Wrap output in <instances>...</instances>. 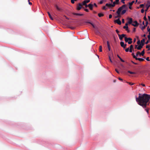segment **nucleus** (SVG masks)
I'll use <instances>...</instances> for the list:
<instances>
[{"label":"nucleus","instance_id":"1","mask_svg":"<svg viewBox=\"0 0 150 150\" xmlns=\"http://www.w3.org/2000/svg\"><path fill=\"white\" fill-rule=\"evenodd\" d=\"M138 98H136V100L138 103V104L142 106L143 108H145L147 107V106L149 105V103H148L149 100L146 101L147 99H145L144 98H143V96H141V94H139Z\"/></svg>","mask_w":150,"mask_h":150},{"label":"nucleus","instance_id":"2","mask_svg":"<svg viewBox=\"0 0 150 150\" xmlns=\"http://www.w3.org/2000/svg\"><path fill=\"white\" fill-rule=\"evenodd\" d=\"M126 8V6L125 4L121 6L118 9L117 11V13L118 15H119L120 14V12L123 9Z\"/></svg>","mask_w":150,"mask_h":150},{"label":"nucleus","instance_id":"3","mask_svg":"<svg viewBox=\"0 0 150 150\" xmlns=\"http://www.w3.org/2000/svg\"><path fill=\"white\" fill-rule=\"evenodd\" d=\"M141 96H143L142 98H144L145 99H147L146 101L149 100L150 99V95L144 93L142 95H141Z\"/></svg>","mask_w":150,"mask_h":150},{"label":"nucleus","instance_id":"4","mask_svg":"<svg viewBox=\"0 0 150 150\" xmlns=\"http://www.w3.org/2000/svg\"><path fill=\"white\" fill-rule=\"evenodd\" d=\"M150 1L149 0L147 1V4L146 5V9L145 10V11H147V10H148V8L150 7Z\"/></svg>","mask_w":150,"mask_h":150},{"label":"nucleus","instance_id":"5","mask_svg":"<svg viewBox=\"0 0 150 150\" xmlns=\"http://www.w3.org/2000/svg\"><path fill=\"white\" fill-rule=\"evenodd\" d=\"M133 23L132 24V25L134 27H137L139 25V24L137 21H135L133 22Z\"/></svg>","mask_w":150,"mask_h":150},{"label":"nucleus","instance_id":"6","mask_svg":"<svg viewBox=\"0 0 150 150\" xmlns=\"http://www.w3.org/2000/svg\"><path fill=\"white\" fill-rule=\"evenodd\" d=\"M120 44L121 46L124 49L125 48L127 44H124V42H121L120 43Z\"/></svg>","mask_w":150,"mask_h":150},{"label":"nucleus","instance_id":"7","mask_svg":"<svg viewBox=\"0 0 150 150\" xmlns=\"http://www.w3.org/2000/svg\"><path fill=\"white\" fill-rule=\"evenodd\" d=\"M144 43H142V44H139V45L138 47L137 48V49L138 50H141L142 47H143L144 46Z\"/></svg>","mask_w":150,"mask_h":150},{"label":"nucleus","instance_id":"8","mask_svg":"<svg viewBox=\"0 0 150 150\" xmlns=\"http://www.w3.org/2000/svg\"><path fill=\"white\" fill-rule=\"evenodd\" d=\"M82 5L80 3L78 4V5L77 6V9L78 10H80L81 8Z\"/></svg>","mask_w":150,"mask_h":150},{"label":"nucleus","instance_id":"9","mask_svg":"<svg viewBox=\"0 0 150 150\" xmlns=\"http://www.w3.org/2000/svg\"><path fill=\"white\" fill-rule=\"evenodd\" d=\"M115 22L117 23L119 25H121V21L119 19H118L117 20H115Z\"/></svg>","mask_w":150,"mask_h":150},{"label":"nucleus","instance_id":"10","mask_svg":"<svg viewBox=\"0 0 150 150\" xmlns=\"http://www.w3.org/2000/svg\"><path fill=\"white\" fill-rule=\"evenodd\" d=\"M127 39L128 40V41L129 42H128V43L129 44H131L132 43V39L131 38H127Z\"/></svg>","mask_w":150,"mask_h":150},{"label":"nucleus","instance_id":"11","mask_svg":"<svg viewBox=\"0 0 150 150\" xmlns=\"http://www.w3.org/2000/svg\"><path fill=\"white\" fill-rule=\"evenodd\" d=\"M88 7L91 10H92L93 9V5L90 4L88 5Z\"/></svg>","mask_w":150,"mask_h":150},{"label":"nucleus","instance_id":"12","mask_svg":"<svg viewBox=\"0 0 150 150\" xmlns=\"http://www.w3.org/2000/svg\"><path fill=\"white\" fill-rule=\"evenodd\" d=\"M90 1V0H84L83 2V5H86V4L89 2Z\"/></svg>","mask_w":150,"mask_h":150},{"label":"nucleus","instance_id":"13","mask_svg":"<svg viewBox=\"0 0 150 150\" xmlns=\"http://www.w3.org/2000/svg\"><path fill=\"white\" fill-rule=\"evenodd\" d=\"M107 44L108 49L109 51L110 50V47L108 41H107Z\"/></svg>","mask_w":150,"mask_h":150},{"label":"nucleus","instance_id":"14","mask_svg":"<svg viewBox=\"0 0 150 150\" xmlns=\"http://www.w3.org/2000/svg\"><path fill=\"white\" fill-rule=\"evenodd\" d=\"M129 20L128 22V23L129 24H132L133 22L132 19L131 18H129Z\"/></svg>","mask_w":150,"mask_h":150},{"label":"nucleus","instance_id":"15","mask_svg":"<svg viewBox=\"0 0 150 150\" xmlns=\"http://www.w3.org/2000/svg\"><path fill=\"white\" fill-rule=\"evenodd\" d=\"M136 60H138L140 61H143L144 60L143 59L138 58H136Z\"/></svg>","mask_w":150,"mask_h":150},{"label":"nucleus","instance_id":"16","mask_svg":"<svg viewBox=\"0 0 150 150\" xmlns=\"http://www.w3.org/2000/svg\"><path fill=\"white\" fill-rule=\"evenodd\" d=\"M73 14L76 16H82L83 15V14H80L78 13H73Z\"/></svg>","mask_w":150,"mask_h":150},{"label":"nucleus","instance_id":"17","mask_svg":"<svg viewBox=\"0 0 150 150\" xmlns=\"http://www.w3.org/2000/svg\"><path fill=\"white\" fill-rule=\"evenodd\" d=\"M55 7L58 11H61L62 10V9L59 8L57 5H56Z\"/></svg>","mask_w":150,"mask_h":150},{"label":"nucleus","instance_id":"18","mask_svg":"<svg viewBox=\"0 0 150 150\" xmlns=\"http://www.w3.org/2000/svg\"><path fill=\"white\" fill-rule=\"evenodd\" d=\"M47 13L49 16V17H50V18L52 20H53V18L51 16L50 13L49 12H48Z\"/></svg>","mask_w":150,"mask_h":150},{"label":"nucleus","instance_id":"19","mask_svg":"<svg viewBox=\"0 0 150 150\" xmlns=\"http://www.w3.org/2000/svg\"><path fill=\"white\" fill-rule=\"evenodd\" d=\"M105 6H106L109 7H112V5H111V4H109L107 3L106 4Z\"/></svg>","mask_w":150,"mask_h":150},{"label":"nucleus","instance_id":"20","mask_svg":"<svg viewBox=\"0 0 150 150\" xmlns=\"http://www.w3.org/2000/svg\"><path fill=\"white\" fill-rule=\"evenodd\" d=\"M145 110L146 111L147 114H149V108H148L147 107H146V108H145Z\"/></svg>","mask_w":150,"mask_h":150},{"label":"nucleus","instance_id":"21","mask_svg":"<svg viewBox=\"0 0 150 150\" xmlns=\"http://www.w3.org/2000/svg\"><path fill=\"white\" fill-rule=\"evenodd\" d=\"M98 16L99 17H100L104 16V15L102 13H99L98 14Z\"/></svg>","mask_w":150,"mask_h":150},{"label":"nucleus","instance_id":"22","mask_svg":"<svg viewBox=\"0 0 150 150\" xmlns=\"http://www.w3.org/2000/svg\"><path fill=\"white\" fill-rule=\"evenodd\" d=\"M144 50L141 52V53H140V55H142V56H143L144 55Z\"/></svg>","mask_w":150,"mask_h":150},{"label":"nucleus","instance_id":"23","mask_svg":"<svg viewBox=\"0 0 150 150\" xmlns=\"http://www.w3.org/2000/svg\"><path fill=\"white\" fill-rule=\"evenodd\" d=\"M126 10H123L122 12H121V14L122 15H123L124 14V13H125V12H126Z\"/></svg>","mask_w":150,"mask_h":150},{"label":"nucleus","instance_id":"24","mask_svg":"<svg viewBox=\"0 0 150 150\" xmlns=\"http://www.w3.org/2000/svg\"><path fill=\"white\" fill-rule=\"evenodd\" d=\"M134 2V1H132V2H129V6H131Z\"/></svg>","mask_w":150,"mask_h":150},{"label":"nucleus","instance_id":"25","mask_svg":"<svg viewBox=\"0 0 150 150\" xmlns=\"http://www.w3.org/2000/svg\"><path fill=\"white\" fill-rule=\"evenodd\" d=\"M102 46L100 45L99 47V50L100 52H101L102 51Z\"/></svg>","mask_w":150,"mask_h":150},{"label":"nucleus","instance_id":"26","mask_svg":"<svg viewBox=\"0 0 150 150\" xmlns=\"http://www.w3.org/2000/svg\"><path fill=\"white\" fill-rule=\"evenodd\" d=\"M118 36L119 37V39L120 40H122V39H123V38L119 34H118Z\"/></svg>","mask_w":150,"mask_h":150},{"label":"nucleus","instance_id":"27","mask_svg":"<svg viewBox=\"0 0 150 150\" xmlns=\"http://www.w3.org/2000/svg\"><path fill=\"white\" fill-rule=\"evenodd\" d=\"M125 42H127L128 43V42L129 41H128V40L127 39V38L126 37H125Z\"/></svg>","mask_w":150,"mask_h":150},{"label":"nucleus","instance_id":"28","mask_svg":"<svg viewBox=\"0 0 150 150\" xmlns=\"http://www.w3.org/2000/svg\"><path fill=\"white\" fill-rule=\"evenodd\" d=\"M146 48H148V50H150V45H146Z\"/></svg>","mask_w":150,"mask_h":150},{"label":"nucleus","instance_id":"29","mask_svg":"<svg viewBox=\"0 0 150 150\" xmlns=\"http://www.w3.org/2000/svg\"><path fill=\"white\" fill-rule=\"evenodd\" d=\"M123 28L124 29H126V30H128V26H123Z\"/></svg>","mask_w":150,"mask_h":150},{"label":"nucleus","instance_id":"30","mask_svg":"<svg viewBox=\"0 0 150 150\" xmlns=\"http://www.w3.org/2000/svg\"><path fill=\"white\" fill-rule=\"evenodd\" d=\"M116 4V3L115 1L113 2V4H111L112 6V7L115 6Z\"/></svg>","mask_w":150,"mask_h":150},{"label":"nucleus","instance_id":"31","mask_svg":"<svg viewBox=\"0 0 150 150\" xmlns=\"http://www.w3.org/2000/svg\"><path fill=\"white\" fill-rule=\"evenodd\" d=\"M132 55L133 57L134 58H135V59L136 60V58H137V57L136 56L134 55V53H132Z\"/></svg>","mask_w":150,"mask_h":150},{"label":"nucleus","instance_id":"32","mask_svg":"<svg viewBox=\"0 0 150 150\" xmlns=\"http://www.w3.org/2000/svg\"><path fill=\"white\" fill-rule=\"evenodd\" d=\"M128 72L130 74H135V72H132V71H128Z\"/></svg>","mask_w":150,"mask_h":150},{"label":"nucleus","instance_id":"33","mask_svg":"<svg viewBox=\"0 0 150 150\" xmlns=\"http://www.w3.org/2000/svg\"><path fill=\"white\" fill-rule=\"evenodd\" d=\"M89 23H90L92 26L94 28L96 27V26L95 25H94L91 22H89Z\"/></svg>","mask_w":150,"mask_h":150},{"label":"nucleus","instance_id":"34","mask_svg":"<svg viewBox=\"0 0 150 150\" xmlns=\"http://www.w3.org/2000/svg\"><path fill=\"white\" fill-rule=\"evenodd\" d=\"M145 42V39H142V40H141V44L142 43H144Z\"/></svg>","mask_w":150,"mask_h":150},{"label":"nucleus","instance_id":"35","mask_svg":"<svg viewBox=\"0 0 150 150\" xmlns=\"http://www.w3.org/2000/svg\"><path fill=\"white\" fill-rule=\"evenodd\" d=\"M109 60H110V62L111 63H112V62L111 60V59L110 57V55H109Z\"/></svg>","mask_w":150,"mask_h":150},{"label":"nucleus","instance_id":"36","mask_svg":"<svg viewBox=\"0 0 150 150\" xmlns=\"http://www.w3.org/2000/svg\"><path fill=\"white\" fill-rule=\"evenodd\" d=\"M144 19L146 21H147V19L146 16V15L144 17Z\"/></svg>","mask_w":150,"mask_h":150},{"label":"nucleus","instance_id":"37","mask_svg":"<svg viewBox=\"0 0 150 150\" xmlns=\"http://www.w3.org/2000/svg\"><path fill=\"white\" fill-rule=\"evenodd\" d=\"M140 7L142 8L144 7V4H141L140 5Z\"/></svg>","mask_w":150,"mask_h":150},{"label":"nucleus","instance_id":"38","mask_svg":"<svg viewBox=\"0 0 150 150\" xmlns=\"http://www.w3.org/2000/svg\"><path fill=\"white\" fill-rule=\"evenodd\" d=\"M140 52H138L137 54H136V56H138V54H139L140 55Z\"/></svg>","mask_w":150,"mask_h":150},{"label":"nucleus","instance_id":"39","mask_svg":"<svg viewBox=\"0 0 150 150\" xmlns=\"http://www.w3.org/2000/svg\"><path fill=\"white\" fill-rule=\"evenodd\" d=\"M129 48L128 47V48L126 49L125 50V51H126V52H128L129 51Z\"/></svg>","mask_w":150,"mask_h":150},{"label":"nucleus","instance_id":"40","mask_svg":"<svg viewBox=\"0 0 150 150\" xmlns=\"http://www.w3.org/2000/svg\"><path fill=\"white\" fill-rule=\"evenodd\" d=\"M146 27V26L145 25H144V26L142 27L141 28V29L142 30H143Z\"/></svg>","mask_w":150,"mask_h":150},{"label":"nucleus","instance_id":"41","mask_svg":"<svg viewBox=\"0 0 150 150\" xmlns=\"http://www.w3.org/2000/svg\"><path fill=\"white\" fill-rule=\"evenodd\" d=\"M115 71L118 74H119L120 73V72L117 69H115Z\"/></svg>","mask_w":150,"mask_h":150},{"label":"nucleus","instance_id":"42","mask_svg":"<svg viewBox=\"0 0 150 150\" xmlns=\"http://www.w3.org/2000/svg\"><path fill=\"white\" fill-rule=\"evenodd\" d=\"M137 43L138 45H139L140 44V41L139 40H138L137 42Z\"/></svg>","mask_w":150,"mask_h":150},{"label":"nucleus","instance_id":"43","mask_svg":"<svg viewBox=\"0 0 150 150\" xmlns=\"http://www.w3.org/2000/svg\"><path fill=\"white\" fill-rule=\"evenodd\" d=\"M130 49H133V46L132 45H131L130 46Z\"/></svg>","mask_w":150,"mask_h":150},{"label":"nucleus","instance_id":"44","mask_svg":"<svg viewBox=\"0 0 150 150\" xmlns=\"http://www.w3.org/2000/svg\"><path fill=\"white\" fill-rule=\"evenodd\" d=\"M119 0H115V2L117 4L119 2Z\"/></svg>","mask_w":150,"mask_h":150},{"label":"nucleus","instance_id":"45","mask_svg":"<svg viewBox=\"0 0 150 150\" xmlns=\"http://www.w3.org/2000/svg\"><path fill=\"white\" fill-rule=\"evenodd\" d=\"M116 33H117V34L118 35V34H119V31L118 30H116Z\"/></svg>","mask_w":150,"mask_h":150},{"label":"nucleus","instance_id":"46","mask_svg":"<svg viewBox=\"0 0 150 150\" xmlns=\"http://www.w3.org/2000/svg\"><path fill=\"white\" fill-rule=\"evenodd\" d=\"M127 83H128L129 85H133L134 84V83H129V82H127Z\"/></svg>","mask_w":150,"mask_h":150},{"label":"nucleus","instance_id":"47","mask_svg":"<svg viewBox=\"0 0 150 150\" xmlns=\"http://www.w3.org/2000/svg\"><path fill=\"white\" fill-rule=\"evenodd\" d=\"M144 9H142L141 10V12H142V13H144Z\"/></svg>","mask_w":150,"mask_h":150},{"label":"nucleus","instance_id":"48","mask_svg":"<svg viewBox=\"0 0 150 150\" xmlns=\"http://www.w3.org/2000/svg\"><path fill=\"white\" fill-rule=\"evenodd\" d=\"M146 21V25H145L146 26H147V25H148V22L147 21Z\"/></svg>","mask_w":150,"mask_h":150},{"label":"nucleus","instance_id":"49","mask_svg":"<svg viewBox=\"0 0 150 150\" xmlns=\"http://www.w3.org/2000/svg\"><path fill=\"white\" fill-rule=\"evenodd\" d=\"M125 35L124 34H122L121 35V36L122 37H125Z\"/></svg>","mask_w":150,"mask_h":150},{"label":"nucleus","instance_id":"50","mask_svg":"<svg viewBox=\"0 0 150 150\" xmlns=\"http://www.w3.org/2000/svg\"><path fill=\"white\" fill-rule=\"evenodd\" d=\"M146 59V60L148 61H150V60L149 59V57H147Z\"/></svg>","mask_w":150,"mask_h":150},{"label":"nucleus","instance_id":"51","mask_svg":"<svg viewBox=\"0 0 150 150\" xmlns=\"http://www.w3.org/2000/svg\"><path fill=\"white\" fill-rule=\"evenodd\" d=\"M147 37L149 39V40H150V35H148Z\"/></svg>","mask_w":150,"mask_h":150},{"label":"nucleus","instance_id":"52","mask_svg":"<svg viewBox=\"0 0 150 150\" xmlns=\"http://www.w3.org/2000/svg\"><path fill=\"white\" fill-rule=\"evenodd\" d=\"M136 28H133V32H135L136 31Z\"/></svg>","mask_w":150,"mask_h":150},{"label":"nucleus","instance_id":"53","mask_svg":"<svg viewBox=\"0 0 150 150\" xmlns=\"http://www.w3.org/2000/svg\"><path fill=\"white\" fill-rule=\"evenodd\" d=\"M71 2L72 4H74V0H71Z\"/></svg>","mask_w":150,"mask_h":150},{"label":"nucleus","instance_id":"54","mask_svg":"<svg viewBox=\"0 0 150 150\" xmlns=\"http://www.w3.org/2000/svg\"><path fill=\"white\" fill-rule=\"evenodd\" d=\"M112 15H111V14L109 15V18H112Z\"/></svg>","mask_w":150,"mask_h":150},{"label":"nucleus","instance_id":"55","mask_svg":"<svg viewBox=\"0 0 150 150\" xmlns=\"http://www.w3.org/2000/svg\"><path fill=\"white\" fill-rule=\"evenodd\" d=\"M125 0H121V2L123 3V4H125V2L124 1H125Z\"/></svg>","mask_w":150,"mask_h":150},{"label":"nucleus","instance_id":"56","mask_svg":"<svg viewBox=\"0 0 150 150\" xmlns=\"http://www.w3.org/2000/svg\"><path fill=\"white\" fill-rule=\"evenodd\" d=\"M122 23H125V20L124 19H122Z\"/></svg>","mask_w":150,"mask_h":150},{"label":"nucleus","instance_id":"57","mask_svg":"<svg viewBox=\"0 0 150 150\" xmlns=\"http://www.w3.org/2000/svg\"><path fill=\"white\" fill-rule=\"evenodd\" d=\"M84 10L86 12H88L89 11L88 10V9H85Z\"/></svg>","mask_w":150,"mask_h":150},{"label":"nucleus","instance_id":"58","mask_svg":"<svg viewBox=\"0 0 150 150\" xmlns=\"http://www.w3.org/2000/svg\"><path fill=\"white\" fill-rule=\"evenodd\" d=\"M132 49H130L129 50V51L130 52H132Z\"/></svg>","mask_w":150,"mask_h":150},{"label":"nucleus","instance_id":"59","mask_svg":"<svg viewBox=\"0 0 150 150\" xmlns=\"http://www.w3.org/2000/svg\"><path fill=\"white\" fill-rule=\"evenodd\" d=\"M120 61L122 62H125V61L124 60H123L122 58H121L120 59Z\"/></svg>","mask_w":150,"mask_h":150},{"label":"nucleus","instance_id":"60","mask_svg":"<svg viewBox=\"0 0 150 150\" xmlns=\"http://www.w3.org/2000/svg\"><path fill=\"white\" fill-rule=\"evenodd\" d=\"M64 16L66 18V19L68 20L69 19V18H68L66 16Z\"/></svg>","mask_w":150,"mask_h":150},{"label":"nucleus","instance_id":"61","mask_svg":"<svg viewBox=\"0 0 150 150\" xmlns=\"http://www.w3.org/2000/svg\"><path fill=\"white\" fill-rule=\"evenodd\" d=\"M148 32H149V35H150V29H148Z\"/></svg>","mask_w":150,"mask_h":150},{"label":"nucleus","instance_id":"62","mask_svg":"<svg viewBox=\"0 0 150 150\" xmlns=\"http://www.w3.org/2000/svg\"><path fill=\"white\" fill-rule=\"evenodd\" d=\"M103 10H105V9H106V7H105V6H103Z\"/></svg>","mask_w":150,"mask_h":150},{"label":"nucleus","instance_id":"63","mask_svg":"<svg viewBox=\"0 0 150 150\" xmlns=\"http://www.w3.org/2000/svg\"><path fill=\"white\" fill-rule=\"evenodd\" d=\"M117 57H118L120 59L121 58L118 55H117Z\"/></svg>","mask_w":150,"mask_h":150},{"label":"nucleus","instance_id":"64","mask_svg":"<svg viewBox=\"0 0 150 150\" xmlns=\"http://www.w3.org/2000/svg\"><path fill=\"white\" fill-rule=\"evenodd\" d=\"M148 18L149 20L150 21V16H148Z\"/></svg>","mask_w":150,"mask_h":150}]
</instances>
